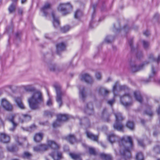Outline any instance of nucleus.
Instances as JSON below:
<instances>
[{
  "label": "nucleus",
  "instance_id": "1",
  "mask_svg": "<svg viewBox=\"0 0 160 160\" xmlns=\"http://www.w3.org/2000/svg\"><path fill=\"white\" fill-rule=\"evenodd\" d=\"M119 154L120 157L118 158L117 160H127L131 158V151L133 148L132 138L130 137L122 138L120 143Z\"/></svg>",
  "mask_w": 160,
  "mask_h": 160
},
{
  "label": "nucleus",
  "instance_id": "2",
  "mask_svg": "<svg viewBox=\"0 0 160 160\" xmlns=\"http://www.w3.org/2000/svg\"><path fill=\"white\" fill-rule=\"evenodd\" d=\"M32 94V96L28 99V102L31 109L38 108L39 104L43 102V98L41 92L39 91H28Z\"/></svg>",
  "mask_w": 160,
  "mask_h": 160
},
{
  "label": "nucleus",
  "instance_id": "3",
  "mask_svg": "<svg viewBox=\"0 0 160 160\" xmlns=\"http://www.w3.org/2000/svg\"><path fill=\"white\" fill-rule=\"evenodd\" d=\"M47 144L48 146L53 150L50 154V155L54 160H60L63 158L62 153L59 152L58 151L60 147L59 145L57 144L54 141L51 140H48Z\"/></svg>",
  "mask_w": 160,
  "mask_h": 160
},
{
  "label": "nucleus",
  "instance_id": "4",
  "mask_svg": "<svg viewBox=\"0 0 160 160\" xmlns=\"http://www.w3.org/2000/svg\"><path fill=\"white\" fill-rule=\"evenodd\" d=\"M114 115L115 117L116 121L113 125V128L118 131H122L123 127L122 121L124 120V118L119 112L115 113Z\"/></svg>",
  "mask_w": 160,
  "mask_h": 160
},
{
  "label": "nucleus",
  "instance_id": "5",
  "mask_svg": "<svg viewBox=\"0 0 160 160\" xmlns=\"http://www.w3.org/2000/svg\"><path fill=\"white\" fill-rule=\"evenodd\" d=\"M113 91V93L114 94V97H115L117 96H119L120 98V102L121 104L126 107L130 106L132 105V101L129 102H124L123 100V99H125L126 100L127 98H131L130 94L128 93L125 94L124 95L121 96L120 95L121 91Z\"/></svg>",
  "mask_w": 160,
  "mask_h": 160
},
{
  "label": "nucleus",
  "instance_id": "6",
  "mask_svg": "<svg viewBox=\"0 0 160 160\" xmlns=\"http://www.w3.org/2000/svg\"><path fill=\"white\" fill-rule=\"evenodd\" d=\"M71 8L72 6L69 3H60L58 7V10L63 15H65L68 13L67 9Z\"/></svg>",
  "mask_w": 160,
  "mask_h": 160
},
{
  "label": "nucleus",
  "instance_id": "7",
  "mask_svg": "<svg viewBox=\"0 0 160 160\" xmlns=\"http://www.w3.org/2000/svg\"><path fill=\"white\" fill-rule=\"evenodd\" d=\"M80 79L84 81L88 84H92L94 82V80L92 77L88 74L84 73L80 75Z\"/></svg>",
  "mask_w": 160,
  "mask_h": 160
},
{
  "label": "nucleus",
  "instance_id": "8",
  "mask_svg": "<svg viewBox=\"0 0 160 160\" xmlns=\"http://www.w3.org/2000/svg\"><path fill=\"white\" fill-rule=\"evenodd\" d=\"M128 136L122 138L120 141H119V138L118 136L116 135L113 133L109 134L108 136V139L109 141L112 144L114 142L116 141L119 142V146H120V143L121 142V141L122 138H125Z\"/></svg>",
  "mask_w": 160,
  "mask_h": 160
},
{
  "label": "nucleus",
  "instance_id": "9",
  "mask_svg": "<svg viewBox=\"0 0 160 160\" xmlns=\"http://www.w3.org/2000/svg\"><path fill=\"white\" fill-rule=\"evenodd\" d=\"M129 88L125 85H120L118 81H116L114 84L112 90H127Z\"/></svg>",
  "mask_w": 160,
  "mask_h": 160
},
{
  "label": "nucleus",
  "instance_id": "10",
  "mask_svg": "<svg viewBox=\"0 0 160 160\" xmlns=\"http://www.w3.org/2000/svg\"><path fill=\"white\" fill-rule=\"evenodd\" d=\"M84 110V112L87 114L90 115L92 114L93 111L92 103L89 102L87 104Z\"/></svg>",
  "mask_w": 160,
  "mask_h": 160
},
{
  "label": "nucleus",
  "instance_id": "11",
  "mask_svg": "<svg viewBox=\"0 0 160 160\" xmlns=\"http://www.w3.org/2000/svg\"><path fill=\"white\" fill-rule=\"evenodd\" d=\"M16 114H11V123L12 127H11V131H14L16 129V127L18 125V123L14 121V118L16 116Z\"/></svg>",
  "mask_w": 160,
  "mask_h": 160
},
{
  "label": "nucleus",
  "instance_id": "12",
  "mask_svg": "<svg viewBox=\"0 0 160 160\" xmlns=\"http://www.w3.org/2000/svg\"><path fill=\"white\" fill-rule=\"evenodd\" d=\"M52 7V4L49 2H47L45 3L43 6L41 8V11L43 13L44 16H46L48 14V10L50 9Z\"/></svg>",
  "mask_w": 160,
  "mask_h": 160
},
{
  "label": "nucleus",
  "instance_id": "13",
  "mask_svg": "<svg viewBox=\"0 0 160 160\" xmlns=\"http://www.w3.org/2000/svg\"><path fill=\"white\" fill-rule=\"evenodd\" d=\"M1 104L3 108L6 111H10V105L9 102L5 98L2 99L1 101Z\"/></svg>",
  "mask_w": 160,
  "mask_h": 160
},
{
  "label": "nucleus",
  "instance_id": "14",
  "mask_svg": "<svg viewBox=\"0 0 160 160\" xmlns=\"http://www.w3.org/2000/svg\"><path fill=\"white\" fill-rule=\"evenodd\" d=\"M10 140V137L5 133H1L0 134V140L4 143L9 142Z\"/></svg>",
  "mask_w": 160,
  "mask_h": 160
},
{
  "label": "nucleus",
  "instance_id": "15",
  "mask_svg": "<svg viewBox=\"0 0 160 160\" xmlns=\"http://www.w3.org/2000/svg\"><path fill=\"white\" fill-rule=\"evenodd\" d=\"M56 101L59 104V107H60L62 105V94L61 91H56Z\"/></svg>",
  "mask_w": 160,
  "mask_h": 160
},
{
  "label": "nucleus",
  "instance_id": "16",
  "mask_svg": "<svg viewBox=\"0 0 160 160\" xmlns=\"http://www.w3.org/2000/svg\"><path fill=\"white\" fill-rule=\"evenodd\" d=\"M100 158L103 160H113V158L111 155L104 153H101L99 154Z\"/></svg>",
  "mask_w": 160,
  "mask_h": 160
},
{
  "label": "nucleus",
  "instance_id": "17",
  "mask_svg": "<svg viewBox=\"0 0 160 160\" xmlns=\"http://www.w3.org/2000/svg\"><path fill=\"white\" fill-rule=\"evenodd\" d=\"M66 46V44L63 42L58 44L56 45V49L57 53H59V52L64 50L65 49Z\"/></svg>",
  "mask_w": 160,
  "mask_h": 160
},
{
  "label": "nucleus",
  "instance_id": "18",
  "mask_svg": "<svg viewBox=\"0 0 160 160\" xmlns=\"http://www.w3.org/2000/svg\"><path fill=\"white\" fill-rule=\"evenodd\" d=\"M51 15L53 18L52 23L54 27L55 28H58L59 27V22L57 18L55 17V13L54 12H52Z\"/></svg>",
  "mask_w": 160,
  "mask_h": 160
},
{
  "label": "nucleus",
  "instance_id": "19",
  "mask_svg": "<svg viewBox=\"0 0 160 160\" xmlns=\"http://www.w3.org/2000/svg\"><path fill=\"white\" fill-rule=\"evenodd\" d=\"M31 119V117L27 114H22L20 117L19 121L21 123L29 121Z\"/></svg>",
  "mask_w": 160,
  "mask_h": 160
},
{
  "label": "nucleus",
  "instance_id": "20",
  "mask_svg": "<svg viewBox=\"0 0 160 160\" xmlns=\"http://www.w3.org/2000/svg\"><path fill=\"white\" fill-rule=\"evenodd\" d=\"M15 101L16 103L18 106L21 109H24L25 108V107L22 101V99L20 98H15Z\"/></svg>",
  "mask_w": 160,
  "mask_h": 160
},
{
  "label": "nucleus",
  "instance_id": "21",
  "mask_svg": "<svg viewBox=\"0 0 160 160\" xmlns=\"http://www.w3.org/2000/svg\"><path fill=\"white\" fill-rule=\"evenodd\" d=\"M18 89L21 90H35L36 89L32 85H21L18 87Z\"/></svg>",
  "mask_w": 160,
  "mask_h": 160
},
{
  "label": "nucleus",
  "instance_id": "22",
  "mask_svg": "<svg viewBox=\"0 0 160 160\" xmlns=\"http://www.w3.org/2000/svg\"><path fill=\"white\" fill-rule=\"evenodd\" d=\"M86 133L87 136L88 138L94 141H98V138L97 136L94 135L88 131H86Z\"/></svg>",
  "mask_w": 160,
  "mask_h": 160
},
{
  "label": "nucleus",
  "instance_id": "23",
  "mask_svg": "<svg viewBox=\"0 0 160 160\" xmlns=\"http://www.w3.org/2000/svg\"><path fill=\"white\" fill-rule=\"evenodd\" d=\"M43 134L42 133H36L34 137V140L36 142H40L42 139Z\"/></svg>",
  "mask_w": 160,
  "mask_h": 160
},
{
  "label": "nucleus",
  "instance_id": "24",
  "mask_svg": "<svg viewBox=\"0 0 160 160\" xmlns=\"http://www.w3.org/2000/svg\"><path fill=\"white\" fill-rule=\"evenodd\" d=\"M82 123H83V124L86 125L87 127H89L90 126L89 120L87 118H84L80 120V124L82 125Z\"/></svg>",
  "mask_w": 160,
  "mask_h": 160
},
{
  "label": "nucleus",
  "instance_id": "25",
  "mask_svg": "<svg viewBox=\"0 0 160 160\" xmlns=\"http://www.w3.org/2000/svg\"><path fill=\"white\" fill-rule=\"evenodd\" d=\"M57 117L58 119L60 120L61 122L66 121L68 118V116L66 114H59L57 115Z\"/></svg>",
  "mask_w": 160,
  "mask_h": 160
},
{
  "label": "nucleus",
  "instance_id": "26",
  "mask_svg": "<svg viewBox=\"0 0 160 160\" xmlns=\"http://www.w3.org/2000/svg\"><path fill=\"white\" fill-rule=\"evenodd\" d=\"M134 97L136 100L140 103L142 102V98L140 93L139 92H134Z\"/></svg>",
  "mask_w": 160,
  "mask_h": 160
},
{
  "label": "nucleus",
  "instance_id": "27",
  "mask_svg": "<svg viewBox=\"0 0 160 160\" xmlns=\"http://www.w3.org/2000/svg\"><path fill=\"white\" fill-rule=\"evenodd\" d=\"M66 139L72 144L76 141L75 138L73 135H69L66 138Z\"/></svg>",
  "mask_w": 160,
  "mask_h": 160
},
{
  "label": "nucleus",
  "instance_id": "28",
  "mask_svg": "<svg viewBox=\"0 0 160 160\" xmlns=\"http://www.w3.org/2000/svg\"><path fill=\"white\" fill-rule=\"evenodd\" d=\"M87 94L85 91H80L79 98L82 101H84L87 98Z\"/></svg>",
  "mask_w": 160,
  "mask_h": 160
},
{
  "label": "nucleus",
  "instance_id": "29",
  "mask_svg": "<svg viewBox=\"0 0 160 160\" xmlns=\"http://www.w3.org/2000/svg\"><path fill=\"white\" fill-rule=\"evenodd\" d=\"M18 0H11V13L15 11Z\"/></svg>",
  "mask_w": 160,
  "mask_h": 160
},
{
  "label": "nucleus",
  "instance_id": "30",
  "mask_svg": "<svg viewBox=\"0 0 160 160\" xmlns=\"http://www.w3.org/2000/svg\"><path fill=\"white\" fill-rule=\"evenodd\" d=\"M32 154L29 152L27 151L24 152L23 154L22 155V157L24 159H26L30 160L32 157Z\"/></svg>",
  "mask_w": 160,
  "mask_h": 160
},
{
  "label": "nucleus",
  "instance_id": "31",
  "mask_svg": "<svg viewBox=\"0 0 160 160\" xmlns=\"http://www.w3.org/2000/svg\"><path fill=\"white\" fill-rule=\"evenodd\" d=\"M82 146L86 148H88L89 150V153L90 154H92L95 155L96 154V152L95 151V149L92 148H90L87 146V145L85 143L82 144Z\"/></svg>",
  "mask_w": 160,
  "mask_h": 160
},
{
  "label": "nucleus",
  "instance_id": "32",
  "mask_svg": "<svg viewBox=\"0 0 160 160\" xmlns=\"http://www.w3.org/2000/svg\"><path fill=\"white\" fill-rule=\"evenodd\" d=\"M143 65H142L140 66H138L136 65H133L131 68V70L133 72L139 71L142 68Z\"/></svg>",
  "mask_w": 160,
  "mask_h": 160
},
{
  "label": "nucleus",
  "instance_id": "33",
  "mask_svg": "<svg viewBox=\"0 0 160 160\" xmlns=\"http://www.w3.org/2000/svg\"><path fill=\"white\" fill-rule=\"evenodd\" d=\"M70 156L74 160H81L80 155L79 154L74 153H69Z\"/></svg>",
  "mask_w": 160,
  "mask_h": 160
},
{
  "label": "nucleus",
  "instance_id": "34",
  "mask_svg": "<svg viewBox=\"0 0 160 160\" xmlns=\"http://www.w3.org/2000/svg\"><path fill=\"white\" fill-rule=\"evenodd\" d=\"M83 14L82 11L79 10H77L75 13L74 18L77 19H79L82 16Z\"/></svg>",
  "mask_w": 160,
  "mask_h": 160
},
{
  "label": "nucleus",
  "instance_id": "35",
  "mask_svg": "<svg viewBox=\"0 0 160 160\" xmlns=\"http://www.w3.org/2000/svg\"><path fill=\"white\" fill-rule=\"evenodd\" d=\"M126 126L132 130H134V125L132 122L128 121L126 124Z\"/></svg>",
  "mask_w": 160,
  "mask_h": 160
},
{
  "label": "nucleus",
  "instance_id": "36",
  "mask_svg": "<svg viewBox=\"0 0 160 160\" xmlns=\"http://www.w3.org/2000/svg\"><path fill=\"white\" fill-rule=\"evenodd\" d=\"M136 158L137 160H143L144 156L141 152L137 153L136 155Z\"/></svg>",
  "mask_w": 160,
  "mask_h": 160
},
{
  "label": "nucleus",
  "instance_id": "37",
  "mask_svg": "<svg viewBox=\"0 0 160 160\" xmlns=\"http://www.w3.org/2000/svg\"><path fill=\"white\" fill-rule=\"evenodd\" d=\"M52 97L48 95V98L47 102L46 105L50 107L52 106Z\"/></svg>",
  "mask_w": 160,
  "mask_h": 160
},
{
  "label": "nucleus",
  "instance_id": "38",
  "mask_svg": "<svg viewBox=\"0 0 160 160\" xmlns=\"http://www.w3.org/2000/svg\"><path fill=\"white\" fill-rule=\"evenodd\" d=\"M61 123L62 122L60 120H58L57 118L56 121L54 122L53 123V127L54 128H55L60 126L61 125Z\"/></svg>",
  "mask_w": 160,
  "mask_h": 160
},
{
  "label": "nucleus",
  "instance_id": "39",
  "mask_svg": "<svg viewBox=\"0 0 160 160\" xmlns=\"http://www.w3.org/2000/svg\"><path fill=\"white\" fill-rule=\"evenodd\" d=\"M37 128V126L34 124H33L28 127V132H31Z\"/></svg>",
  "mask_w": 160,
  "mask_h": 160
},
{
  "label": "nucleus",
  "instance_id": "40",
  "mask_svg": "<svg viewBox=\"0 0 160 160\" xmlns=\"http://www.w3.org/2000/svg\"><path fill=\"white\" fill-rule=\"evenodd\" d=\"M70 27L68 25L65 26L61 28V31L63 33L66 32L68 31L70 29Z\"/></svg>",
  "mask_w": 160,
  "mask_h": 160
},
{
  "label": "nucleus",
  "instance_id": "41",
  "mask_svg": "<svg viewBox=\"0 0 160 160\" xmlns=\"http://www.w3.org/2000/svg\"><path fill=\"white\" fill-rule=\"evenodd\" d=\"M95 77L98 80H100L102 79V74L99 72H97L95 74Z\"/></svg>",
  "mask_w": 160,
  "mask_h": 160
},
{
  "label": "nucleus",
  "instance_id": "42",
  "mask_svg": "<svg viewBox=\"0 0 160 160\" xmlns=\"http://www.w3.org/2000/svg\"><path fill=\"white\" fill-rule=\"evenodd\" d=\"M54 88L56 90H60L62 89L61 85L58 83H55L53 85Z\"/></svg>",
  "mask_w": 160,
  "mask_h": 160
},
{
  "label": "nucleus",
  "instance_id": "43",
  "mask_svg": "<svg viewBox=\"0 0 160 160\" xmlns=\"http://www.w3.org/2000/svg\"><path fill=\"white\" fill-rule=\"evenodd\" d=\"M40 149H41V152L44 151L46 150L48 148V146H47L45 144H40Z\"/></svg>",
  "mask_w": 160,
  "mask_h": 160
},
{
  "label": "nucleus",
  "instance_id": "44",
  "mask_svg": "<svg viewBox=\"0 0 160 160\" xmlns=\"http://www.w3.org/2000/svg\"><path fill=\"white\" fill-rule=\"evenodd\" d=\"M142 42L143 47L144 48H146L148 47L149 44L148 42L144 40H142Z\"/></svg>",
  "mask_w": 160,
  "mask_h": 160
},
{
  "label": "nucleus",
  "instance_id": "45",
  "mask_svg": "<svg viewBox=\"0 0 160 160\" xmlns=\"http://www.w3.org/2000/svg\"><path fill=\"white\" fill-rule=\"evenodd\" d=\"M18 147L16 145H12L11 148V152H14L18 151Z\"/></svg>",
  "mask_w": 160,
  "mask_h": 160
},
{
  "label": "nucleus",
  "instance_id": "46",
  "mask_svg": "<svg viewBox=\"0 0 160 160\" xmlns=\"http://www.w3.org/2000/svg\"><path fill=\"white\" fill-rule=\"evenodd\" d=\"M53 113L52 112H50L48 111H45L44 112V115L48 117H51Z\"/></svg>",
  "mask_w": 160,
  "mask_h": 160
},
{
  "label": "nucleus",
  "instance_id": "47",
  "mask_svg": "<svg viewBox=\"0 0 160 160\" xmlns=\"http://www.w3.org/2000/svg\"><path fill=\"white\" fill-rule=\"evenodd\" d=\"M153 151L156 153L160 154V146H157L154 147Z\"/></svg>",
  "mask_w": 160,
  "mask_h": 160
},
{
  "label": "nucleus",
  "instance_id": "48",
  "mask_svg": "<svg viewBox=\"0 0 160 160\" xmlns=\"http://www.w3.org/2000/svg\"><path fill=\"white\" fill-rule=\"evenodd\" d=\"M148 58L149 59V60L150 61H156V59L154 58L152 53H150L148 55Z\"/></svg>",
  "mask_w": 160,
  "mask_h": 160
},
{
  "label": "nucleus",
  "instance_id": "49",
  "mask_svg": "<svg viewBox=\"0 0 160 160\" xmlns=\"http://www.w3.org/2000/svg\"><path fill=\"white\" fill-rule=\"evenodd\" d=\"M151 72V74L149 76V78H151V77H153L156 73V72L154 70L153 67H152Z\"/></svg>",
  "mask_w": 160,
  "mask_h": 160
},
{
  "label": "nucleus",
  "instance_id": "50",
  "mask_svg": "<svg viewBox=\"0 0 160 160\" xmlns=\"http://www.w3.org/2000/svg\"><path fill=\"white\" fill-rule=\"evenodd\" d=\"M112 40V38L111 36H108L105 39V41L106 42L109 43L111 42V41Z\"/></svg>",
  "mask_w": 160,
  "mask_h": 160
},
{
  "label": "nucleus",
  "instance_id": "51",
  "mask_svg": "<svg viewBox=\"0 0 160 160\" xmlns=\"http://www.w3.org/2000/svg\"><path fill=\"white\" fill-rule=\"evenodd\" d=\"M56 66L55 64L51 65L49 66V70L52 71H54L55 70Z\"/></svg>",
  "mask_w": 160,
  "mask_h": 160
},
{
  "label": "nucleus",
  "instance_id": "52",
  "mask_svg": "<svg viewBox=\"0 0 160 160\" xmlns=\"http://www.w3.org/2000/svg\"><path fill=\"white\" fill-rule=\"evenodd\" d=\"M138 144L140 146L142 147H144L145 146V145L143 141L142 140L138 139Z\"/></svg>",
  "mask_w": 160,
  "mask_h": 160
},
{
  "label": "nucleus",
  "instance_id": "53",
  "mask_svg": "<svg viewBox=\"0 0 160 160\" xmlns=\"http://www.w3.org/2000/svg\"><path fill=\"white\" fill-rule=\"evenodd\" d=\"M99 93H101L102 95L105 97L109 93L108 91H99Z\"/></svg>",
  "mask_w": 160,
  "mask_h": 160
},
{
  "label": "nucleus",
  "instance_id": "54",
  "mask_svg": "<svg viewBox=\"0 0 160 160\" xmlns=\"http://www.w3.org/2000/svg\"><path fill=\"white\" fill-rule=\"evenodd\" d=\"M145 113L150 116H151L153 115V112L150 109L145 111Z\"/></svg>",
  "mask_w": 160,
  "mask_h": 160
},
{
  "label": "nucleus",
  "instance_id": "55",
  "mask_svg": "<svg viewBox=\"0 0 160 160\" xmlns=\"http://www.w3.org/2000/svg\"><path fill=\"white\" fill-rule=\"evenodd\" d=\"M20 35L21 33L19 32H18L16 33L15 36L16 41H20Z\"/></svg>",
  "mask_w": 160,
  "mask_h": 160
},
{
  "label": "nucleus",
  "instance_id": "56",
  "mask_svg": "<svg viewBox=\"0 0 160 160\" xmlns=\"http://www.w3.org/2000/svg\"><path fill=\"white\" fill-rule=\"evenodd\" d=\"M9 30H10L9 28L8 27V28H6V31L5 32V34H8V37H9V39L8 40V45H9V39L10 36V35L9 34Z\"/></svg>",
  "mask_w": 160,
  "mask_h": 160
},
{
  "label": "nucleus",
  "instance_id": "57",
  "mask_svg": "<svg viewBox=\"0 0 160 160\" xmlns=\"http://www.w3.org/2000/svg\"><path fill=\"white\" fill-rule=\"evenodd\" d=\"M40 145L38 146L35 147L33 148V150L35 151L38 152H41V149H40Z\"/></svg>",
  "mask_w": 160,
  "mask_h": 160
},
{
  "label": "nucleus",
  "instance_id": "58",
  "mask_svg": "<svg viewBox=\"0 0 160 160\" xmlns=\"http://www.w3.org/2000/svg\"><path fill=\"white\" fill-rule=\"evenodd\" d=\"M115 100L113 98L111 100H109L108 101V103L111 106H112V104L115 102Z\"/></svg>",
  "mask_w": 160,
  "mask_h": 160
},
{
  "label": "nucleus",
  "instance_id": "59",
  "mask_svg": "<svg viewBox=\"0 0 160 160\" xmlns=\"http://www.w3.org/2000/svg\"><path fill=\"white\" fill-rule=\"evenodd\" d=\"M14 138L16 140V141L18 143V145H22V143H21L19 142L18 141V139L19 138L17 135H16L14 136Z\"/></svg>",
  "mask_w": 160,
  "mask_h": 160
},
{
  "label": "nucleus",
  "instance_id": "60",
  "mask_svg": "<svg viewBox=\"0 0 160 160\" xmlns=\"http://www.w3.org/2000/svg\"><path fill=\"white\" fill-rule=\"evenodd\" d=\"M99 90H107V88L103 86H101L99 87Z\"/></svg>",
  "mask_w": 160,
  "mask_h": 160
},
{
  "label": "nucleus",
  "instance_id": "61",
  "mask_svg": "<svg viewBox=\"0 0 160 160\" xmlns=\"http://www.w3.org/2000/svg\"><path fill=\"white\" fill-rule=\"evenodd\" d=\"M18 14H21L23 12V10L22 8H19L18 9Z\"/></svg>",
  "mask_w": 160,
  "mask_h": 160
},
{
  "label": "nucleus",
  "instance_id": "62",
  "mask_svg": "<svg viewBox=\"0 0 160 160\" xmlns=\"http://www.w3.org/2000/svg\"><path fill=\"white\" fill-rule=\"evenodd\" d=\"M143 34L145 36H148L149 34V32L148 31H145L144 32Z\"/></svg>",
  "mask_w": 160,
  "mask_h": 160
},
{
  "label": "nucleus",
  "instance_id": "63",
  "mask_svg": "<svg viewBox=\"0 0 160 160\" xmlns=\"http://www.w3.org/2000/svg\"><path fill=\"white\" fill-rule=\"evenodd\" d=\"M21 128L24 131H28V127L24 128L22 127H21Z\"/></svg>",
  "mask_w": 160,
  "mask_h": 160
},
{
  "label": "nucleus",
  "instance_id": "64",
  "mask_svg": "<svg viewBox=\"0 0 160 160\" xmlns=\"http://www.w3.org/2000/svg\"><path fill=\"white\" fill-rule=\"evenodd\" d=\"M156 61L158 63L160 62V55L158 56L157 59L156 60Z\"/></svg>",
  "mask_w": 160,
  "mask_h": 160
}]
</instances>
